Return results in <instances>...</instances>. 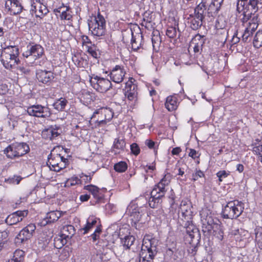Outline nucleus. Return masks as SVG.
I'll list each match as a JSON object with an SVG mask.
<instances>
[{"instance_id": "9", "label": "nucleus", "mask_w": 262, "mask_h": 262, "mask_svg": "<svg viewBox=\"0 0 262 262\" xmlns=\"http://www.w3.org/2000/svg\"><path fill=\"white\" fill-rule=\"evenodd\" d=\"M44 53L43 48L39 45L28 46L27 50L23 53L27 59L26 62L33 63L36 59L42 57Z\"/></svg>"}, {"instance_id": "35", "label": "nucleus", "mask_w": 262, "mask_h": 262, "mask_svg": "<svg viewBox=\"0 0 262 262\" xmlns=\"http://www.w3.org/2000/svg\"><path fill=\"white\" fill-rule=\"evenodd\" d=\"M4 153L6 155L7 157L9 159H13L18 158L14 143L7 147L4 150Z\"/></svg>"}, {"instance_id": "33", "label": "nucleus", "mask_w": 262, "mask_h": 262, "mask_svg": "<svg viewBox=\"0 0 262 262\" xmlns=\"http://www.w3.org/2000/svg\"><path fill=\"white\" fill-rule=\"evenodd\" d=\"M69 9V6H64L62 5V6L55 9L54 12L61 13L60 18L61 19L70 20L72 17V15L70 13Z\"/></svg>"}, {"instance_id": "3", "label": "nucleus", "mask_w": 262, "mask_h": 262, "mask_svg": "<svg viewBox=\"0 0 262 262\" xmlns=\"http://www.w3.org/2000/svg\"><path fill=\"white\" fill-rule=\"evenodd\" d=\"M18 54V48L16 46H8L5 48L1 56L4 67L7 69H10L17 64L19 61Z\"/></svg>"}, {"instance_id": "1", "label": "nucleus", "mask_w": 262, "mask_h": 262, "mask_svg": "<svg viewBox=\"0 0 262 262\" xmlns=\"http://www.w3.org/2000/svg\"><path fill=\"white\" fill-rule=\"evenodd\" d=\"M170 182V176L165 175L160 181L155 186L151 191V198L149 200V205L152 208L157 207L160 199L163 197L166 191L165 187L168 186Z\"/></svg>"}, {"instance_id": "51", "label": "nucleus", "mask_w": 262, "mask_h": 262, "mask_svg": "<svg viewBox=\"0 0 262 262\" xmlns=\"http://www.w3.org/2000/svg\"><path fill=\"white\" fill-rule=\"evenodd\" d=\"M22 178L19 176H14L12 177L9 178L7 180V182L9 184H18Z\"/></svg>"}, {"instance_id": "17", "label": "nucleus", "mask_w": 262, "mask_h": 262, "mask_svg": "<svg viewBox=\"0 0 262 262\" xmlns=\"http://www.w3.org/2000/svg\"><path fill=\"white\" fill-rule=\"evenodd\" d=\"M36 78L39 82L49 85L53 82L55 75L50 71L38 70L36 72Z\"/></svg>"}, {"instance_id": "58", "label": "nucleus", "mask_w": 262, "mask_h": 262, "mask_svg": "<svg viewBox=\"0 0 262 262\" xmlns=\"http://www.w3.org/2000/svg\"><path fill=\"white\" fill-rule=\"evenodd\" d=\"M204 176V173L200 170H197L195 173L192 174V180L195 181L198 180L199 178H202Z\"/></svg>"}, {"instance_id": "27", "label": "nucleus", "mask_w": 262, "mask_h": 262, "mask_svg": "<svg viewBox=\"0 0 262 262\" xmlns=\"http://www.w3.org/2000/svg\"><path fill=\"white\" fill-rule=\"evenodd\" d=\"M35 230H20L18 234L15 238V242L18 244H21L23 242L30 239Z\"/></svg>"}, {"instance_id": "47", "label": "nucleus", "mask_w": 262, "mask_h": 262, "mask_svg": "<svg viewBox=\"0 0 262 262\" xmlns=\"http://www.w3.org/2000/svg\"><path fill=\"white\" fill-rule=\"evenodd\" d=\"M24 256L25 252L22 250L17 249L14 251L12 259L19 262H23L24 261Z\"/></svg>"}, {"instance_id": "36", "label": "nucleus", "mask_w": 262, "mask_h": 262, "mask_svg": "<svg viewBox=\"0 0 262 262\" xmlns=\"http://www.w3.org/2000/svg\"><path fill=\"white\" fill-rule=\"evenodd\" d=\"M125 146V142L123 139H115L113 145V151L115 154L123 151Z\"/></svg>"}, {"instance_id": "54", "label": "nucleus", "mask_w": 262, "mask_h": 262, "mask_svg": "<svg viewBox=\"0 0 262 262\" xmlns=\"http://www.w3.org/2000/svg\"><path fill=\"white\" fill-rule=\"evenodd\" d=\"M130 150L132 152L137 156L139 154L140 149L137 143H134L130 145Z\"/></svg>"}, {"instance_id": "48", "label": "nucleus", "mask_w": 262, "mask_h": 262, "mask_svg": "<svg viewBox=\"0 0 262 262\" xmlns=\"http://www.w3.org/2000/svg\"><path fill=\"white\" fill-rule=\"evenodd\" d=\"M247 2L243 0H238L236 4V10L240 12H244V10H247Z\"/></svg>"}, {"instance_id": "6", "label": "nucleus", "mask_w": 262, "mask_h": 262, "mask_svg": "<svg viewBox=\"0 0 262 262\" xmlns=\"http://www.w3.org/2000/svg\"><path fill=\"white\" fill-rule=\"evenodd\" d=\"M25 11H29L32 15L34 14L36 17L40 18L49 12L47 6L40 0H27Z\"/></svg>"}, {"instance_id": "29", "label": "nucleus", "mask_w": 262, "mask_h": 262, "mask_svg": "<svg viewBox=\"0 0 262 262\" xmlns=\"http://www.w3.org/2000/svg\"><path fill=\"white\" fill-rule=\"evenodd\" d=\"M59 135L60 133L58 132L57 127H51L43 130L42 132L41 136L42 138L45 139L53 140L57 137Z\"/></svg>"}, {"instance_id": "57", "label": "nucleus", "mask_w": 262, "mask_h": 262, "mask_svg": "<svg viewBox=\"0 0 262 262\" xmlns=\"http://www.w3.org/2000/svg\"><path fill=\"white\" fill-rule=\"evenodd\" d=\"M79 177L80 180L81 181V184L83 182H84L85 183H89L91 182L92 180V177L90 176L86 175L83 173H81L79 175Z\"/></svg>"}, {"instance_id": "16", "label": "nucleus", "mask_w": 262, "mask_h": 262, "mask_svg": "<svg viewBox=\"0 0 262 262\" xmlns=\"http://www.w3.org/2000/svg\"><path fill=\"white\" fill-rule=\"evenodd\" d=\"M126 71L123 66L116 65L111 70L109 75L111 79L116 83H120L123 81Z\"/></svg>"}, {"instance_id": "56", "label": "nucleus", "mask_w": 262, "mask_h": 262, "mask_svg": "<svg viewBox=\"0 0 262 262\" xmlns=\"http://www.w3.org/2000/svg\"><path fill=\"white\" fill-rule=\"evenodd\" d=\"M120 223H115L113 224H112L110 227L109 228H114L116 229H126L128 228L129 225L125 224L123 225L122 227L120 226Z\"/></svg>"}, {"instance_id": "7", "label": "nucleus", "mask_w": 262, "mask_h": 262, "mask_svg": "<svg viewBox=\"0 0 262 262\" xmlns=\"http://www.w3.org/2000/svg\"><path fill=\"white\" fill-rule=\"evenodd\" d=\"M89 28L93 35L97 36L104 35L105 31V20L104 17L98 14L89 21Z\"/></svg>"}, {"instance_id": "59", "label": "nucleus", "mask_w": 262, "mask_h": 262, "mask_svg": "<svg viewBox=\"0 0 262 262\" xmlns=\"http://www.w3.org/2000/svg\"><path fill=\"white\" fill-rule=\"evenodd\" d=\"M8 236V233L6 230L1 231L0 230V241H5V242H7V237Z\"/></svg>"}, {"instance_id": "61", "label": "nucleus", "mask_w": 262, "mask_h": 262, "mask_svg": "<svg viewBox=\"0 0 262 262\" xmlns=\"http://www.w3.org/2000/svg\"><path fill=\"white\" fill-rule=\"evenodd\" d=\"M145 143L150 149L154 148L155 145V142L150 140H146Z\"/></svg>"}, {"instance_id": "23", "label": "nucleus", "mask_w": 262, "mask_h": 262, "mask_svg": "<svg viewBox=\"0 0 262 262\" xmlns=\"http://www.w3.org/2000/svg\"><path fill=\"white\" fill-rule=\"evenodd\" d=\"M40 232L38 235V238L35 242V245L38 250L44 249L48 243L49 237L47 232L45 230H39Z\"/></svg>"}, {"instance_id": "15", "label": "nucleus", "mask_w": 262, "mask_h": 262, "mask_svg": "<svg viewBox=\"0 0 262 262\" xmlns=\"http://www.w3.org/2000/svg\"><path fill=\"white\" fill-rule=\"evenodd\" d=\"M25 4L20 0H7L5 8L11 15L18 14L24 10L25 11Z\"/></svg>"}, {"instance_id": "62", "label": "nucleus", "mask_w": 262, "mask_h": 262, "mask_svg": "<svg viewBox=\"0 0 262 262\" xmlns=\"http://www.w3.org/2000/svg\"><path fill=\"white\" fill-rule=\"evenodd\" d=\"M194 230H187V236L186 238H190L191 241H192L193 238H194Z\"/></svg>"}, {"instance_id": "63", "label": "nucleus", "mask_w": 262, "mask_h": 262, "mask_svg": "<svg viewBox=\"0 0 262 262\" xmlns=\"http://www.w3.org/2000/svg\"><path fill=\"white\" fill-rule=\"evenodd\" d=\"M196 154L197 153L195 150L193 149H190V152L189 153V156L195 159L197 157Z\"/></svg>"}, {"instance_id": "22", "label": "nucleus", "mask_w": 262, "mask_h": 262, "mask_svg": "<svg viewBox=\"0 0 262 262\" xmlns=\"http://www.w3.org/2000/svg\"><path fill=\"white\" fill-rule=\"evenodd\" d=\"M62 231V230H61ZM71 236L60 232L54 238V244L55 248L60 249L71 239Z\"/></svg>"}, {"instance_id": "10", "label": "nucleus", "mask_w": 262, "mask_h": 262, "mask_svg": "<svg viewBox=\"0 0 262 262\" xmlns=\"http://www.w3.org/2000/svg\"><path fill=\"white\" fill-rule=\"evenodd\" d=\"M126 214L129 215V220L130 222L132 227L140 228L139 222L142 216V210L136 204H133L129 205L126 210Z\"/></svg>"}, {"instance_id": "53", "label": "nucleus", "mask_w": 262, "mask_h": 262, "mask_svg": "<svg viewBox=\"0 0 262 262\" xmlns=\"http://www.w3.org/2000/svg\"><path fill=\"white\" fill-rule=\"evenodd\" d=\"M253 152L259 157L262 156V144H255L253 147Z\"/></svg>"}, {"instance_id": "45", "label": "nucleus", "mask_w": 262, "mask_h": 262, "mask_svg": "<svg viewBox=\"0 0 262 262\" xmlns=\"http://www.w3.org/2000/svg\"><path fill=\"white\" fill-rule=\"evenodd\" d=\"M21 221H22V218L19 219L18 217H17V215L12 213L7 217L6 223L9 225H13Z\"/></svg>"}, {"instance_id": "46", "label": "nucleus", "mask_w": 262, "mask_h": 262, "mask_svg": "<svg viewBox=\"0 0 262 262\" xmlns=\"http://www.w3.org/2000/svg\"><path fill=\"white\" fill-rule=\"evenodd\" d=\"M81 184V181L77 177H73L68 179L66 183L65 186L66 187L73 186L76 185Z\"/></svg>"}, {"instance_id": "14", "label": "nucleus", "mask_w": 262, "mask_h": 262, "mask_svg": "<svg viewBox=\"0 0 262 262\" xmlns=\"http://www.w3.org/2000/svg\"><path fill=\"white\" fill-rule=\"evenodd\" d=\"M29 115L40 118H46L51 115L50 109L47 106L41 105H33L27 108Z\"/></svg>"}, {"instance_id": "41", "label": "nucleus", "mask_w": 262, "mask_h": 262, "mask_svg": "<svg viewBox=\"0 0 262 262\" xmlns=\"http://www.w3.org/2000/svg\"><path fill=\"white\" fill-rule=\"evenodd\" d=\"M135 241V237L133 235H126L121 239L122 244L126 249H129L130 246L134 244Z\"/></svg>"}, {"instance_id": "44", "label": "nucleus", "mask_w": 262, "mask_h": 262, "mask_svg": "<svg viewBox=\"0 0 262 262\" xmlns=\"http://www.w3.org/2000/svg\"><path fill=\"white\" fill-rule=\"evenodd\" d=\"M127 168V165L125 162L120 161L116 163L114 166V169L118 172H123Z\"/></svg>"}, {"instance_id": "32", "label": "nucleus", "mask_w": 262, "mask_h": 262, "mask_svg": "<svg viewBox=\"0 0 262 262\" xmlns=\"http://www.w3.org/2000/svg\"><path fill=\"white\" fill-rule=\"evenodd\" d=\"M205 39L204 36L200 34L196 35L192 40V44H194L193 51L195 53L199 51L200 49L202 48L204 43Z\"/></svg>"}, {"instance_id": "18", "label": "nucleus", "mask_w": 262, "mask_h": 262, "mask_svg": "<svg viewBox=\"0 0 262 262\" xmlns=\"http://www.w3.org/2000/svg\"><path fill=\"white\" fill-rule=\"evenodd\" d=\"M125 96L131 101L135 102L137 100V86L132 81L126 82L125 88Z\"/></svg>"}, {"instance_id": "21", "label": "nucleus", "mask_w": 262, "mask_h": 262, "mask_svg": "<svg viewBox=\"0 0 262 262\" xmlns=\"http://www.w3.org/2000/svg\"><path fill=\"white\" fill-rule=\"evenodd\" d=\"M61 216V213L59 211H51L48 213L46 217L43 219L40 222L38 223V224L41 227L45 226L47 224L54 223L57 221Z\"/></svg>"}, {"instance_id": "5", "label": "nucleus", "mask_w": 262, "mask_h": 262, "mask_svg": "<svg viewBox=\"0 0 262 262\" xmlns=\"http://www.w3.org/2000/svg\"><path fill=\"white\" fill-rule=\"evenodd\" d=\"M192 206L191 203L188 201H182L181 203L178 214H181L182 217H184L185 221L183 219L179 220V222L184 228H191L192 225L190 223L189 220L191 219L193 214Z\"/></svg>"}, {"instance_id": "12", "label": "nucleus", "mask_w": 262, "mask_h": 262, "mask_svg": "<svg viewBox=\"0 0 262 262\" xmlns=\"http://www.w3.org/2000/svg\"><path fill=\"white\" fill-rule=\"evenodd\" d=\"M249 22L242 35V40L245 42H250L252 39V35L257 29L258 26L259 20L256 15H254Z\"/></svg>"}, {"instance_id": "31", "label": "nucleus", "mask_w": 262, "mask_h": 262, "mask_svg": "<svg viewBox=\"0 0 262 262\" xmlns=\"http://www.w3.org/2000/svg\"><path fill=\"white\" fill-rule=\"evenodd\" d=\"M101 224L100 221L99 219L90 217L87 220V223L84 228L81 229H91L92 228H95V229H101Z\"/></svg>"}, {"instance_id": "38", "label": "nucleus", "mask_w": 262, "mask_h": 262, "mask_svg": "<svg viewBox=\"0 0 262 262\" xmlns=\"http://www.w3.org/2000/svg\"><path fill=\"white\" fill-rule=\"evenodd\" d=\"M253 46L257 49L262 47V30L258 31L253 39Z\"/></svg>"}, {"instance_id": "40", "label": "nucleus", "mask_w": 262, "mask_h": 262, "mask_svg": "<svg viewBox=\"0 0 262 262\" xmlns=\"http://www.w3.org/2000/svg\"><path fill=\"white\" fill-rule=\"evenodd\" d=\"M99 110L101 113V116H102L103 115L104 116L103 120H106V123L110 121L113 117L114 112L110 108H102L99 109Z\"/></svg>"}, {"instance_id": "60", "label": "nucleus", "mask_w": 262, "mask_h": 262, "mask_svg": "<svg viewBox=\"0 0 262 262\" xmlns=\"http://www.w3.org/2000/svg\"><path fill=\"white\" fill-rule=\"evenodd\" d=\"M13 213L15 214V215H17V217H18L19 219H20V218L23 219V217H24L25 216H26L27 215L28 211L27 210H23V211L18 210V211H17Z\"/></svg>"}, {"instance_id": "28", "label": "nucleus", "mask_w": 262, "mask_h": 262, "mask_svg": "<svg viewBox=\"0 0 262 262\" xmlns=\"http://www.w3.org/2000/svg\"><path fill=\"white\" fill-rule=\"evenodd\" d=\"M178 99L175 96H169L166 98L165 106L167 110L171 112L176 110L178 106Z\"/></svg>"}, {"instance_id": "20", "label": "nucleus", "mask_w": 262, "mask_h": 262, "mask_svg": "<svg viewBox=\"0 0 262 262\" xmlns=\"http://www.w3.org/2000/svg\"><path fill=\"white\" fill-rule=\"evenodd\" d=\"M89 124L92 128H97L106 124V120H103L99 110L93 113L89 121Z\"/></svg>"}, {"instance_id": "19", "label": "nucleus", "mask_w": 262, "mask_h": 262, "mask_svg": "<svg viewBox=\"0 0 262 262\" xmlns=\"http://www.w3.org/2000/svg\"><path fill=\"white\" fill-rule=\"evenodd\" d=\"M128 34L132 35L131 44L132 49L134 51H137L142 47L143 45V36L140 31L138 33L134 34L132 29H130Z\"/></svg>"}, {"instance_id": "43", "label": "nucleus", "mask_w": 262, "mask_h": 262, "mask_svg": "<svg viewBox=\"0 0 262 262\" xmlns=\"http://www.w3.org/2000/svg\"><path fill=\"white\" fill-rule=\"evenodd\" d=\"M209 210L207 209V208H203L200 212V214L201 215V217L203 219H205V220L207 221V222L208 223V225L210 226L211 228H216L217 226L216 227H214V226H212L210 223H209V222H211L212 219H211L210 216H209Z\"/></svg>"}, {"instance_id": "55", "label": "nucleus", "mask_w": 262, "mask_h": 262, "mask_svg": "<svg viewBox=\"0 0 262 262\" xmlns=\"http://www.w3.org/2000/svg\"><path fill=\"white\" fill-rule=\"evenodd\" d=\"M82 44L83 46H85L87 48V46H92V43L90 39L86 35H82L81 36Z\"/></svg>"}, {"instance_id": "42", "label": "nucleus", "mask_w": 262, "mask_h": 262, "mask_svg": "<svg viewBox=\"0 0 262 262\" xmlns=\"http://www.w3.org/2000/svg\"><path fill=\"white\" fill-rule=\"evenodd\" d=\"M86 49L88 53L93 57L97 59L100 57L99 50L94 44L92 46H87Z\"/></svg>"}, {"instance_id": "24", "label": "nucleus", "mask_w": 262, "mask_h": 262, "mask_svg": "<svg viewBox=\"0 0 262 262\" xmlns=\"http://www.w3.org/2000/svg\"><path fill=\"white\" fill-rule=\"evenodd\" d=\"M94 242L98 240V243L102 241L106 245L108 243V239L107 237V233L106 230H95V232L91 235Z\"/></svg>"}, {"instance_id": "8", "label": "nucleus", "mask_w": 262, "mask_h": 262, "mask_svg": "<svg viewBox=\"0 0 262 262\" xmlns=\"http://www.w3.org/2000/svg\"><path fill=\"white\" fill-rule=\"evenodd\" d=\"M52 151L48 156L47 164L50 169L55 171H59L66 167L68 159L61 156L60 154H54Z\"/></svg>"}, {"instance_id": "39", "label": "nucleus", "mask_w": 262, "mask_h": 262, "mask_svg": "<svg viewBox=\"0 0 262 262\" xmlns=\"http://www.w3.org/2000/svg\"><path fill=\"white\" fill-rule=\"evenodd\" d=\"M68 103V101L63 98H60L55 102L53 106L55 109L58 111H62Z\"/></svg>"}, {"instance_id": "30", "label": "nucleus", "mask_w": 262, "mask_h": 262, "mask_svg": "<svg viewBox=\"0 0 262 262\" xmlns=\"http://www.w3.org/2000/svg\"><path fill=\"white\" fill-rule=\"evenodd\" d=\"M14 144L18 158L25 155L30 151V147L26 143L16 142L14 143Z\"/></svg>"}, {"instance_id": "37", "label": "nucleus", "mask_w": 262, "mask_h": 262, "mask_svg": "<svg viewBox=\"0 0 262 262\" xmlns=\"http://www.w3.org/2000/svg\"><path fill=\"white\" fill-rule=\"evenodd\" d=\"M206 2L203 0L194 9V14L204 18V13L206 10Z\"/></svg>"}, {"instance_id": "49", "label": "nucleus", "mask_w": 262, "mask_h": 262, "mask_svg": "<svg viewBox=\"0 0 262 262\" xmlns=\"http://www.w3.org/2000/svg\"><path fill=\"white\" fill-rule=\"evenodd\" d=\"M177 34V29L175 27H168L167 29L166 34L168 37L174 38L176 37Z\"/></svg>"}, {"instance_id": "34", "label": "nucleus", "mask_w": 262, "mask_h": 262, "mask_svg": "<svg viewBox=\"0 0 262 262\" xmlns=\"http://www.w3.org/2000/svg\"><path fill=\"white\" fill-rule=\"evenodd\" d=\"M223 1L224 0H212L208 8V13H217L220 10Z\"/></svg>"}, {"instance_id": "2", "label": "nucleus", "mask_w": 262, "mask_h": 262, "mask_svg": "<svg viewBox=\"0 0 262 262\" xmlns=\"http://www.w3.org/2000/svg\"><path fill=\"white\" fill-rule=\"evenodd\" d=\"M157 244L156 239L151 237L149 235H145L143 239L140 255L150 261L152 260L157 253Z\"/></svg>"}, {"instance_id": "64", "label": "nucleus", "mask_w": 262, "mask_h": 262, "mask_svg": "<svg viewBox=\"0 0 262 262\" xmlns=\"http://www.w3.org/2000/svg\"><path fill=\"white\" fill-rule=\"evenodd\" d=\"M181 151V149L180 147H175L173 148L171 151V153L173 155H178Z\"/></svg>"}, {"instance_id": "13", "label": "nucleus", "mask_w": 262, "mask_h": 262, "mask_svg": "<svg viewBox=\"0 0 262 262\" xmlns=\"http://www.w3.org/2000/svg\"><path fill=\"white\" fill-rule=\"evenodd\" d=\"M247 10H244L243 12V19L247 20L249 19L250 18L254 17V15H256L258 17L257 14H255V13L258 11L259 8H262V0H250L248 3L247 4Z\"/></svg>"}, {"instance_id": "25", "label": "nucleus", "mask_w": 262, "mask_h": 262, "mask_svg": "<svg viewBox=\"0 0 262 262\" xmlns=\"http://www.w3.org/2000/svg\"><path fill=\"white\" fill-rule=\"evenodd\" d=\"M204 18L196 14L194 15H190L188 18V23L190 24V27L193 30H197L202 25V21Z\"/></svg>"}, {"instance_id": "11", "label": "nucleus", "mask_w": 262, "mask_h": 262, "mask_svg": "<svg viewBox=\"0 0 262 262\" xmlns=\"http://www.w3.org/2000/svg\"><path fill=\"white\" fill-rule=\"evenodd\" d=\"M92 86L97 91L104 93L112 87L111 82L107 79L101 78L98 76H93L90 80Z\"/></svg>"}, {"instance_id": "26", "label": "nucleus", "mask_w": 262, "mask_h": 262, "mask_svg": "<svg viewBox=\"0 0 262 262\" xmlns=\"http://www.w3.org/2000/svg\"><path fill=\"white\" fill-rule=\"evenodd\" d=\"M84 189L90 191L96 200V203H99L103 199L102 194L97 186L92 185H86L84 187Z\"/></svg>"}, {"instance_id": "4", "label": "nucleus", "mask_w": 262, "mask_h": 262, "mask_svg": "<svg viewBox=\"0 0 262 262\" xmlns=\"http://www.w3.org/2000/svg\"><path fill=\"white\" fill-rule=\"evenodd\" d=\"M244 204L238 201H231L227 203L222 211L223 216L226 219H236L243 212Z\"/></svg>"}, {"instance_id": "52", "label": "nucleus", "mask_w": 262, "mask_h": 262, "mask_svg": "<svg viewBox=\"0 0 262 262\" xmlns=\"http://www.w3.org/2000/svg\"><path fill=\"white\" fill-rule=\"evenodd\" d=\"M230 172L226 170H220L216 173V176L219 178L220 182H222L223 179L227 178Z\"/></svg>"}, {"instance_id": "50", "label": "nucleus", "mask_w": 262, "mask_h": 262, "mask_svg": "<svg viewBox=\"0 0 262 262\" xmlns=\"http://www.w3.org/2000/svg\"><path fill=\"white\" fill-rule=\"evenodd\" d=\"M255 234V241L259 248L262 249V230H258Z\"/></svg>"}]
</instances>
